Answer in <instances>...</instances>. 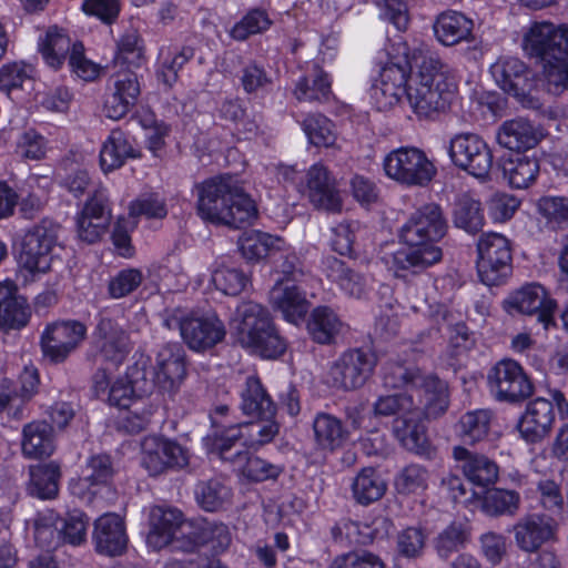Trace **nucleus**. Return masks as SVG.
<instances>
[{"label": "nucleus", "mask_w": 568, "mask_h": 568, "mask_svg": "<svg viewBox=\"0 0 568 568\" xmlns=\"http://www.w3.org/2000/svg\"><path fill=\"white\" fill-rule=\"evenodd\" d=\"M129 214L132 217L163 220L168 215L166 201L156 192L142 193L130 203Z\"/></svg>", "instance_id": "bf43d9fd"}, {"label": "nucleus", "mask_w": 568, "mask_h": 568, "mask_svg": "<svg viewBox=\"0 0 568 568\" xmlns=\"http://www.w3.org/2000/svg\"><path fill=\"white\" fill-rule=\"evenodd\" d=\"M87 337L83 323L69 320L49 323L41 334L43 355H69L78 351Z\"/></svg>", "instance_id": "a211bd4d"}, {"label": "nucleus", "mask_w": 568, "mask_h": 568, "mask_svg": "<svg viewBox=\"0 0 568 568\" xmlns=\"http://www.w3.org/2000/svg\"><path fill=\"white\" fill-rule=\"evenodd\" d=\"M186 525H194L183 518V514L175 508L154 507L150 515V531L146 537L148 545L154 550L169 547L172 551H183L185 541L191 540V534L184 532Z\"/></svg>", "instance_id": "f8f14e48"}, {"label": "nucleus", "mask_w": 568, "mask_h": 568, "mask_svg": "<svg viewBox=\"0 0 568 568\" xmlns=\"http://www.w3.org/2000/svg\"><path fill=\"white\" fill-rule=\"evenodd\" d=\"M113 475L111 457L105 454L94 455L89 458L80 483L84 488L91 490L98 486L109 485Z\"/></svg>", "instance_id": "6e6d98bb"}, {"label": "nucleus", "mask_w": 568, "mask_h": 568, "mask_svg": "<svg viewBox=\"0 0 568 568\" xmlns=\"http://www.w3.org/2000/svg\"><path fill=\"white\" fill-rule=\"evenodd\" d=\"M494 413L488 408H478L463 414L455 426L457 436L464 444L474 445L489 435Z\"/></svg>", "instance_id": "c9c22d12"}, {"label": "nucleus", "mask_w": 568, "mask_h": 568, "mask_svg": "<svg viewBox=\"0 0 568 568\" xmlns=\"http://www.w3.org/2000/svg\"><path fill=\"white\" fill-rule=\"evenodd\" d=\"M59 515L52 509L37 514L33 523L34 540L42 548H54L60 542Z\"/></svg>", "instance_id": "13d9d810"}, {"label": "nucleus", "mask_w": 568, "mask_h": 568, "mask_svg": "<svg viewBox=\"0 0 568 568\" xmlns=\"http://www.w3.org/2000/svg\"><path fill=\"white\" fill-rule=\"evenodd\" d=\"M453 164L479 180L488 178L493 168V152L486 141L476 133L455 134L447 148Z\"/></svg>", "instance_id": "9b49d317"}, {"label": "nucleus", "mask_w": 568, "mask_h": 568, "mask_svg": "<svg viewBox=\"0 0 568 568\" xmlns=\"http://www.w3.org/2000/svg\"><path fill=\"white\" fill-rule=\"evenodd\" d=\"M376 365V357H339L329 369L333 386L353 389L362 386Z\"/></svg>", "instance_id": "bb28decb"}, {"label": "nucleus", "mask_w": 568, "mask_h": 568, "mask_svg": "<svg viewBox=\"0 0 568 568\" xmlns=\"http://www.w3.org/2000/svg\"><path fill=\"white\" fill-rule=\"evenodd\" d=\"M386 488L385 480L373 467H364L352 484L353 497L361 505H369L381 499Z\"/></svg>", "instance_id": "c03bdc74"}, {"label": "nucleus", "mask_w": 568, "mask_h": 568, "mask_svg": "<svg viewBox=\"0 0 568 568\" xmlns=\"http://www.w3.org/2000/svg\"><path fill=\"white\" fill-rule=\"evenodd\" d=\"M244 436L242 423L214 429L212 453L233 465L235 453L231 454V450L236 444L244 446Z\"/></svg>", "instance_id": "4d7b16f0"}, {"label": "nucleus", "mask_w": 568, "mask_h": 568, "mask_svg": "<svg viewBox=\"0 0 568 568\" xmlns=\"http://www.w3.org/2000/svg\"><path fill=\"white\" fill-rule=\"evenodd\" d=\"M60 224L51 219H42L30 227L21 245L20 264L22 268L34 275L51 270L52 252L58 244Z\"/></svg>", "instance_id": "1a4fd4ad"}, {"label": "nucleus", "mask_w": 568, "mask_h": 568, "mask_svg": "<svg viewBox=\"0 0 568 568\" xmlns=\"http://www.w3.org/2000/svg\"><path fill=\"white\" fill-rule=\"evenodd\" d=\"M270 26L271 20L267 13L264 10L253 9L234 24L230 34L234 40L244 41L252 34L267 30Z\"/></svg>", "instance_id": "774afa93"}, {"label": "nucleus", "mask_w": 568, "mask_h": 568, "mask_svg": "<svg viewBox=\"0 0 568 568\" xmlns=\"http://www.w3.org/2000/svg\"><path fill=\"white\" fill-rule=\"evenodd\" d=\"M490 394L498 402L520 403L534 394V384L521 365L511 357L498 361L487 373Z\"/></svg>", "instance_id": "9d476101"}, {"label": "nucleus", "mask_w": 568, "mask_h": 568, "mask_svg": "<svg viewBox=\"0 0 568 568\" xmlns=\"http://www.w3.org/2000/svg\"><path fill=\"white\" fill-rule=\"evenodd\" d=\"M93 540L99 554L118 556L126 548V534L122 518L104 514L94 521Z\"/></svg>", "instance_id": "b1692460"}, {"label": "nucleus", "mask_w": 568, "mask_h": 568, "mask_svg": "<svg viewBox=\"0 0 568 568\" xmlns=\"http://www.w3.org/2000/svg\"><path fill=\"white\" fill-rule=\"evenodd\" d=\"M557 521L546 514L535 513L521 517L513 527L517 547L525 552H536L556 539Z\"/></svg>", "instance_id": "6ab92c4d"}, {"label": "nucleus", "mask_w": 568, "mask_h": 568, "mask_svg": "<svg viewBox=\"0 0 568 568\" xmlns=\"http://www.w3.org/2000/svg\"><path fill=\"white\" fill-rule=\"evenodd\" d=\"M500 166L504 176L515 189L528 187L535 182L539 173L538 160L520 153L504 158Z\"/></svg>", "instance_id": "4c0bfd02"}, {"label": "nucleus", "mask_w": 568, "mask_h": 568, "mask_svg": "<svg viewBox=\"0 0 568 568\" xmlns=\"http://www.w3.org/2000/svg\"><path fill=\"white\" fill-rule=\"evenodd\" d=\"M254 422L242 423L244 430V447L257 450L271 443L280 432V424L274 417L256 416Z\"/></svg>", "instance_id": "09e8293b"}, {"label": "nucleus", "mask_w": 568, "mask_h": 568, "mask_svg": "<svg viewBox=\"0 0 568 568\" xmlns=\"http://www.w3.org/2000/svg\"><path fill=\"white\" fill-rule=\"evenodd\" d=\"M331 534L336 542L347 545H368L376 538V530L369 525L349 519L336 523L332 527Z\"/></svg>", "instance_id": "864d4df0"}, {"label": "nucleus", "mask_w": 568, "mask_h": 568, "mask_svg": "<svg viewBox=\"0 0 568 568\" xmlns=\"http://www.w3.org/2000/svg\"><path fill=\"white\" fill-rule=\"evenodd\" d=\"M542 138L541 128L523 116L503 122L496 133L500 146L518 153L535 148Z\"/></svg>", "instance_id": "4be33fe9"}, {"label": "nucleus", "mask_w": 568, "mask_h": 568, "mask_svg": "<svg viewBox=\"0 0 568 568\" xmlns=\"http://www.w3.org/2000/svg\"><path fill=\"white\" fill-rule=\"evenodd\" d=\"M186 374L185 357H164L152 367L154 386L174 392Z\"/></svg>", "instance_id": "de8ad7c7"}, {"label": "nucleus", "mask_w": 568, "mask_h": 568, "mask_svg": "<svg viewBox=\"0 0 568 568\" xmlns=\"http://www.w3.org/2000/svg\"><path fill=\"white\" fill-rule=\"evenodd\" d=\"M95 335L101 342V351L105 354H129L132 344L129 335L110 318H101Z\"/></svg>", "instance_id": "49530a36"}, {"label": "nucleus", "mask_w": 568, "mask_h": 568, "mask_svg": "<svg viewBox=\"0 0 568 568\" xmlns=\"http://www.w3.org/2000/svg\"><path fill=\"white\" fill-rule=\"evenodd\" d=\"M521 47L548 79L568 62V23L534 21L523 36Z\"/></svg>", "instance_id": "39448f33"}, {"label": "nucleus", "mask_w": 568, "mask_h": 568, "mask_svg": "<svg viewBox=\"0 0 568 568\" xmlns=\"http://www.w3.org/2000/svg\"><path fill=\"white\" fill-rule=\"evenodd\" d=\"M212 282L225 295L236 296L246 287L248 278L239 268L220 266L213 271Z\"/></svg>", "instance_id": "338daca9"}, {"label": "nucleus", "mask_w": 568, "mask_h": 568, "mask_svg": "<svg viewBox=\"0 0 568 568\" xmlns=\"http://www.w3.org/2000/svg\"><path fill=\"white\" fill-rule=\"evenodd\" d=\"M183 530L192 535L191 540L184 544V552H193L204 545L210 546L214 552H222L232 541L229 527L222 523L197 520L194 525L184 526Z\"/></svg>", "instance_id": "393cba45"}, {"label": "nucleus", "mask_w": 568, "mask_h": 568, "mask_svg": "<svg viewBox=\"0 0 568 568\" xmlns=\"http://www.w3.org/2000/svg\"><path fill=\"white\" fill-rule=\"evenodd\" d=\"M447 221L442 207L427 203L414 211L400 229L406 245L392 254L390 267L397 277L417 275L443 258L437 243L446 235Z\"/></svg>", "instance_id": "f03ea898"}, {"label": "nucleus", "mask_w": 568, "mask_h": 568, "mask_svg": "<svg viewBox=\"0 0 568 568\" xmlns=\"http://www.w3.org/2000/svg\"><path fill=\"white\" fill-rule=\"evenodd\" d=\"M60 521V541L80 546L87 540L89 517L82 510L73 509Z\"/></svg>", "instance_id": "0e129e2a"}, {"label": "nucleus", "mask_w": 568, "mask_h": 568, "mask_svg": "<svg viewBox=\"0 0 568 568\" xmlns=\"http://www.w3.org/2000/svg\"><path fill=\"white\" fill-rule=\"evenodd\" d=\"M469 539L466 525L454 521L443 529L434 539V548L437 556L444 560L464 548Z\"/></svg>", "instance_id": "603ef678"}, {"label": "nucleus", "mask_w": 568, "mask_h": 568, "mask_svg": "<svg viewBox=\"0 0 568 568\" xmlns=\"http://www.w3.org/2000/svg\"><path fill=\"white\" fill-rule=\"evenodd\" d=\"M432 317L436 323H447L449 327V346L452 347V355H462L469 352L474 345V339L469 335L468 329L464 323L452 325V313L445 305H437L433 312Z\"/></svg>", "instance_id": "8fccbe9b"}, {"label": "nucleus", "mask_w": 568, "mask_h": 568, "mask_svg": "<svg viewBox=\"0 0 568 568\" xmlns=\"http://www.w3.org/2000/svg\"><path fill=\"white\" fill-rule=\"evenodd\" d=\"M307 329L315 343L332 345L337 343L345 324L331 307L317 306L311 313Z\"/></svg>", "instance_id": "2f4dec72"}, {"label": "nucleus", "mask_w": 568, "mask_h": 568, "mask_svg": "<svg viewBox=\"0 0 568 568\" xmlns=\"http://www.w3.org/2000/svg\"><path fill=\"white\" fill-rule=\"evenodd\" d=\"M183 341L194 352H205L225 336V327L216 316L191 317L180 323Z\"/></svg>", "instance_id": "412c9836"}, {"label": "nucleus", "mask_w": 568, "mask_h": 568, "mask_svg": "<svg viewBox=\"0 0 568 568\" xmlns=\"http://www.w3.org/2000/svg\"><path fill=\"white\" fill-rule=\"evenodd\" d=\"M31 308L11 281L0 282V327L20 329L29 323Z\"/></svg>", "instance_id": "a878e982"}, {"label": "nucleus", "mask_w": 568, "mask_h": 568, "mask_svg": "<svg viewBox=\"0 0 568 568\" xmlns=\"http://www.w3.org/2000/svg\"><path fill=\"white\" fill-rule=\"evenodd\" d=\"M429 473L419 464L405 466L395 477V488L402 495L420 494L428 487Z\"/></svg>", "instance_id": "052dcab7"}, {"label": "nucleus", "mask_w": 568, "mask_h": 568, "mask_svg": "<svg viewBox=\"0 0 568 568\" xmlns=\"http://www.w3.org/2000/svg\"><path fill=\"white\" fill-rule=\"evenodd\" d=\"M22 453L29 458L49 457L55 449L53 427L43 420L27 424L22 429Z\"/></svg>", "instance_id": "473e14b6"}, {"label": "nucleus", "mask_w": 568, "mask_h": 568, "mask_svg": "<svg viewBox=\"0 0 568 568\" xmlns=\"http://www.w3.org/2000/svg\"><path fill=\"white\" fill-rule=\"evenodd\" d=\"M442 415L443 414H423L422 416L415 417L414 414H408L406 417H398L394 423L395 436L408 450L418 452L424 447L426 442L423 420L435 419Z\"/></svg>", "instance_id": "37998d69"}, {"label": "nucleus", "mask_w": 568, "mask_h": 568, "mask_svg": "<svg viewBox=\"0 0 568 568\" xmlns=\"http://www.w3.org/2000/svg\"><path fill=\"white\" fill-rule=\"evenodd\" d=\"M555 420L552 403L545 397H537L527 404L518 420L517 429L524 440L535 444L550 434Z\"/></svg>", "instance_id": "aec40b11"}, {"label": "nucleus", "mask_w": 568, "mask_h": 568, "mask_svg": "<svg viewBox=\"0 0 568 568\" xmlns=\"http://www.w3.org/2000/svg\"><path fill=\"white\" fill-rule=\"evenodd\" d=\"M283 239L261 231L245 233L239 240V250L247 261H260L275 254L283 248Z\"/></svg>", "instance_id": "a19ab883"}, {"label": "nucleus", "mask_w": 568, "mask_h": 568, "mask_svg": "<svg viewBox=\"0 0 568 568\" xmlns=\"http://www.w3.org/2000/svg\"><path fill=\"white\" fill-rule=\"evenodd\" d=\"M313 432L317 447L328 452L337 449L348 438V432L342 420L327 413L316 414Z\"/></svg>", "instance_id": "e433bc0d"}, {"label": "nucleus", "mask_w": 568, "mask_h": 568, "mask_svg": "<svg viewBox=\"0 0 568 568\" xmlns=\"http://www.w3.org/2000/svg\"><path fill=\"white\" fill-rule=\"evenodd\" d=\"M233 466L241 477L254 484L274 481L284 473L283 465L273 464L257 455L242 450L235 453Z\"/></svg>", "instance_id": "c756f323"}, {"label": "nucleus", "mask_w": 568, "mask_h": 568, "mask_svg": "<svg viewBox=\"0 0 568 568\" xmlns=\"http://www.w3.org/2000/svg\"><path fill=\"white\" fill-rule=\"evenodd\" d=\"M383 385L387 388H405L404 393L382 395L373 405L375 416L399 415L415 417L423 414H445L449 406V389L445 381L435 374H423L407 358H389L382 369Z\"/></svg>", "instance_id": "f257e3e1"}, {"label": "nucleus", "mask_w": 568, "mask_h": 568, "mask_svg": "<svg viewBox=\"0 0 568 568\" xmlns=\"http://www.w3.org/2000/svg\"><path fill=\"white\" fill-rule=\"evenodd\" d=\"M412 60L416 73L408 84L409 106L418 118H433L445 112L456 93V85L447 75V65L432 51H417Z\"/></svg>", "instance_id": "20e7f679"}, {"label": "nucleus", "mask_w": 568, "mask_h": 568, "mask_svg": "<svg viewBox=\"0 0 568 568\" xmlns=\"http://www.w3.org/2000/svg\"><path fill=\"white\" fill-rule=\"evenodd\" d=\"M453 457L460 464L463 474L471 484L485 488L497 481L499 467L487 456L470 452L464 446H455Z\"/></svg>", "instance_id": "5701e85b"}, {"label": "nucleus", "mask_w": 568, "mask_h": 568, "mask_svg": "<svg viewBox=\"0 0 568 568\" xmlns=\"http://www.w3.org/2000/svg\"><path fill=\"white\" fill-rule=\"evenodd\" d=\"M34 69L26 63H8L0 68V91L10 94L13 90L32 88Z\"/></svg>", "instance_id": "5fc2aeb1"}, {"label": "nucleus", "mask_w": 568, "mask_h": 568, "mask_svg": "<svg viewBox=\"0 0 568 568\" xmlns=\"http://www.w3.org/2000/svg\"><path fill=\"white\" fill-rule=\"evenodd\" d=\"M303 130L315 146L328 148L335 143L333 123L323 114H308L303 121Z\"/></svg>", "instance_id": "e2e57ef3"}, {"label": "nucleus", "mask_w": 568, "mask_h": 568, "mask_svg": "<svg viewBox=\"0 0 568 568\" xmlns=\"http://www.w3.org/2000/svg\"><path fill=\"white\" fill-rule=\"evenodd\" d=\"M508 310L523 314H536L545 329L555 326L557 302L551 298L546 288L539 283H528L513 293L506 301Z\"/></svg>", "instance_id": "2eb2a0df"}, {"label": "nucleus", "mask_w": 568, "mask_h": 568, "mask_svg": "<svg viewBox=\"0 0 568 568\" xmlns=\"http://www.w3.org/2000/svg\"><path fill=\"white\" fill-rule=\"evenodd\" d=\"M272 325L268 311L258 303L247 301L240 304L231 320L236 342L244 348L261 343V336Z\"/></svg>", "instance_id": "dca6fc26"}, {"label": "nucleus", "mask_w": 568, "mask_h": 568, "mask_svg": "<svg viewBox=\"0 0 568 568\" xmlns=\"http://www.w3.org/2000/svg\"><path fill=\"white\" fill-rule=\"evenodd\" d=\"M141 447V465L151 476L168 469L183 468L189 464L187 452L174 440L148 436Z\"/></svg>", "instance_id": "4468645a"}, {"label": "nucleus", "mask_w": 568, "mask_h": 568, "mask_svg": "<svg viewBox=\"0 0 568 568\" xmlns=\"http://www.w3.org/2000/svg\"><path fill=\"white\" fill-rule=\"evenodd\" d=\"M417 51H430L425 45L408 47L406 42H398L392 45L389 61L379 72L381 82L408 87V77L416 70L412 55Z\"/></svg>", "instance_id": "cd10ccee"}, {"label": "nucleus", "mask_w": 568, "mask_h": 568, "mask_svg": "<svg viewBox=\"0 0 568 568\" xmlns=\"http://www.w3.org/2000/svg\"><path fill=\"white\" fill-rule=\"evenodd\" d=\"M241 410L246 416L275 417L276 405L256 376H248L241 393Z\"/></svg>", "instance_id": "f704fd0d"}, {"label": "nucleus", "mask_w": 568, "mask_h": 568, "mask_svg": "<svg viewBox=\"0 0 568 568\" xmlns=\"http://www.w3.org/2000/svg\"><path fill=\"white\" fill-rule=\"evenodd\" d=\"M231 497V489L222 480L214 478L200 483L196 487V499L207 511H215Z\"/></svg>", "instance_id": "680f3d73"}, {"label": "nucleus", "mask_w": 568, "mask_h": 568, "mask_svg": "<svg viewBox=\"0 0 568 568\" xmlns=\"http://www.w3.org/2000/svg\"><path fill=\"white\" fill-rule=\"evenodd\" d=\"M129 136L121 130H112L100 151V166L103 172L120 169L128 159L139 158Z\"/></svg>", "instance_id": "72a5a7b5"}, {"label": "nucleus", "mask_w": 568, "mask_h": 568, "mask_svg": "<svg viewBox=\"0 0 568 568\" xmlns=\"http://www.w3.org/2000/svg\"><path fill=\"white\" fill-rule=\"evenodd\" d=\"M29 476L28 490L30 495L40 499H52L58 495V480L60 478L58 464L51 462L30 466Z\"/></svg>", "instance_id": "79ce46f5"}, {"label": "nucleus", "mask_w": 568, "mask_h": 568, "mask_svg": "<svg viewBox=\"0 0 568 568\" xmlns=\"http://www.w3.org/2000/svg\"><path fill=\"white\" fill-rule=\"evenodd\" d=\"M473 28V20L453 10L439 13L433 24L436 39L446 47L469 40Z\"/></svg>", "instance_id": "7c9ffc66"}, {"label": "nucleus", "mask_w": 568, "mask_h": 568, "mask_svg": "<svg viewBox=\"0 0 568 568\" xmlns=\"http://www.w3.org/2000/svg\"><path fill=\"white\" fill-rule=\"evenodd\" d=\"M477 272L480 281L497 286L513 273V250L510 241L496 232L483 233L477 242Z\"/></svg>", "instance_id": "423d86ee"}, {"label": "nucleus", "mask_w": 568, "mask_h": 568, "mask_svg": "<svg viewBox=\"0 0 568 568\" xmlns=\"http://www.w3.org/2000/svg\"><path fill=\"white\" fill-rule=\"evenodd\" d=\"M271 301L283 317L292 324L304 321L310 307L305 292H302L296 284L276 283L271 291Z\"/></svg>", "instance_id": "c85d7f7f"}, {"label": "nucleus", "mask_w": 568, "mask_h": 568, "mask_svg": "<svg viewBox=\"0 0 568 568\" xmlns=\"http://www.w3.org/2000/svg\"><path fill=\"white\" fill-rule=\"evenodd\" d=\"M331 85L329 75L315 63L308 74L297 81L294 95L298 101L325 102L332 95Z\"/></svg>", "instance_id": "58836bf2"}, {"label": "nucleus", "mask_w": 568, "mask_h": 568, "mask_svg": "<svg viewBox=\"0 0 568 568\" xmlns=\"http://www.w3.org/2000/svg\"><path fill=\"white\" fill-rule=\"evenodd\" d=\"M111 223L108 191L97 186L77 216L78 237L88 244L98 242Z\"/></svg>", "instance_id": "ddd939ff"}, {"label": "nucleus", "mask_w": 568, "mask_h": 568, "mask_svg": "<svg viewBox=\"0 0 568 568\" xmlns=\"http://www.w3.org/2000/svg\"><path fill=\"white\" fill-rule=\"evenodd\" d=\"M452 221L455 227L469 234L480 232L485 224V215L480 202L468 194L458 196L453 205Z\"/></svg>", "instance_id": "ea45409f"}, {"label": "nucleus", "mask_w": 568, "mask_h": 568, "mask_svg": "<svg viewBox=\"0 0 568 568\" xmlns=\"http://www.w3.org/2000/svg\"><path fill=\"white\" fill-rule=\"evenodd\" d=\"M520 506V495L516 490L494 488L484 496L481 509L489 516H513Z\"/></svg>", "instance_id": "3c124183"}, {"label": "nucleus", "mask_w": 568, "mask_h": 568, "mask_svg": "<svg viewBox=\"0 0 568 568\" xmlns=\"http://www.w3.org/2000/svg\"><path fill=\"white\" fill-rule=\"evenodd\" d=\"M196 190L197 213L205 221L242 229L257 217L255 202L231 175L210 178L197 184Z\"/></svg>", "instance_id": "7ed1b4c3"}, {"label": "nucleus", "mask_w": 568, "mask_h": 568, "mask_svg": "<svg viewBox=\"0 0 568 568\" xmlns=\"http://www.w3.org/2000/svg\"><path fill=\"white\" fill-rule=\"evenodd\" d=\"M386 175L406 186H427L436 175V166L426 153L415 146L390 151L383 162Z\"/></svg>", "instance_id": "6e6552de"}, {"label": "nucleus", "mask_w": 568, "mask_h": 568, "mask_svg": "<svg viewBox=\"0 0 568 568\" xmlns=\"http://www.w3.org/2000/svg\"><path fill=\"white\" fill-rule=\"evenodd\" d=\"M39 49L44 61L58 69L71 52V40L57 27H50L43 38L39 40Z\"/></svg>", "instance_id": "a18cd8bd"}, {"label": "nucleus", "mask_w": 568, "mask_h": 568, "mask_svg": "<svg viewBox=\"0 0 568 568\" xmlns=\"http://www.w3.org/2000/svg\"><path fill=\"white\" fill-rule=\"evenodd\" d=\"M150 364L151 357H139L132 365L126 367L123 378L132 385L138 397L151 394L154 387Z\"/></svg>", "instance_id": "69168bd1"}, {"label": "nucleus", "mask_w": 568, "mask_h": 568, "mask_svg": "<svg viewBox=\"0 0 568 568\" xmlns=\"http://www.w3.org/2000/svg\"><path fill=\"white\" fill-rule=\"evenodd\" d=\"M490 72L500 89L513 95L524 108L541 109L542 103L536 94L535 73L521 60L514 57L500 58L490 67Z\"/></svg>", "instance_id": "0eeeda50"}, {"label": "nucleus", "mask_w": 568, "mask_h": 568, "mask_svg": "<svg viewBox=\"0 0 568 568\" xmlns=\"http://www.w3.org/2000/svg\"><path fill=\"white\" fill-rule=\"evenodd\" d=\"M310 203L317 210L339 213L343 200L337 187L336 179L321 163L313 164L306 173L304 191Z\"/></svg>", "instance_id": "f3484780"}]
</instances>
